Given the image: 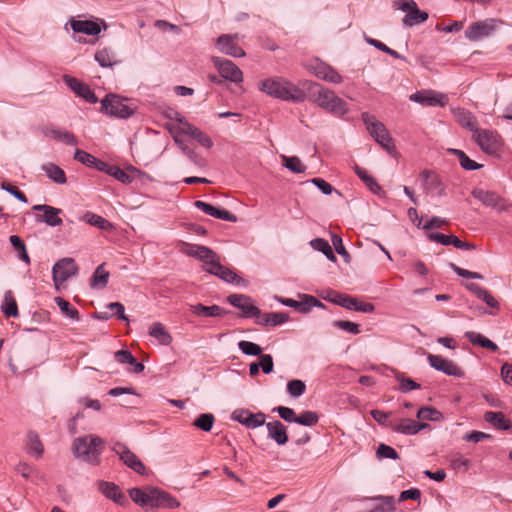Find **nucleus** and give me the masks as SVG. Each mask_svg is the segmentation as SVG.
Returning <instances> with one entry per match:
<instances>
[{"mask_svg": "<svg viewBox=\"0 0 512 512\" xmlns=\"http://www.w3.org/2000/svg\"><path fill=\"white\" fill-rule=\"evenodd\" d=\"M33 210L43 212L42 215H36V221L44 222L48 226L55 227L62 224L60 214L62 210L46 204H38L33 206Z\"/></svg>", "mask_w": 512, "mask_h": 512, "instance_id": "nucleus-20", "label": "nucleus"}, {"mask_svg": "<svg viewBox=\"0 0 512 512\" xmlns=\"http://www.w3.org/2000/svg\"><path fill=\"white\" fill-rule=\"evenodd\" d=\"M427 237L433 242H438L444 246L453 245L454 247L458 238L455 235H445L438 232H431Z\"/></svg>", "mask_w": 512, "mask_h": 512, "instance_id": "nucleus-57", "label": "nucleus"}, {"mask_svg": "<svg viewBox=\"0 0 512 512\" xmlns=\"http://www.w3.org/2000/svg\"><path fill=\"white\" fill-rule=\"evenodd\" d=\"M454 116L457 122L462 127L471 131L472 134H475L479 129L477 119L470 111L463 108H457L454 110Z\"/></svg>", "mask_w": 512, "mask_h": 512, "instance_id": "nucleus-31", "label": "nucleus"}, {"mask_svg": "<svg viewBox=\"0 0 512 512\" xmlns=\"http://www.w3.org/2000/svg\"><path fill=\"white\" fill-rule=\"evenodd\" d=\"M99 491L108 499L112 500L120 506H126L128 504L127 497L120 490V488L113 482L99 481Z\"/></svg>", "mask_w": 512, "mask_h": 512, "instance_id": "nucleus-25", "label": "nucleus"}, {"mask_svg": "<svg viewBox=\"0 0 512 512\" xmlns=\"http://www.w3.org/2000/svg\"><path fill=\"white\" fill-rule=\"evenodd\" d=\"M111 450L119 456V459L127 467L139 475L146 474V467L143 462L126 446V444L116 441L111 445Z\"/></svg>", "mask_w": 512, "mask_h": 512, "instance_id": "nucleus-8", "label": "nucleus"}, {"mask_svg": "<svg viewBox=\"0 0 512 512\" xmlns=\"http://www.w3.org/2000/svg\"><path fill=\"white\" fill-rule=\"evenodd\" d=\"M70 25L75 33H82L93 36L99 34L101 31L99 24L90 20L71 19Z\"/></svg>", "mask_w": 512, "mask_h": 512, "instance_id": "nucleus-32", "label": "nucleus"}, {"mask_svg": "<svg viewBox=\"0 0 512 512\" xmlns=\"http://www.w3.org/2000/svg\"><path fill=\"white\" fill-rule=\"evenodd\" d=\"M177 121L181 124V126L179 127V132L194 138L197 142H199V144H201L205 148H211L213 146L211 138L207 134L199 130L196 126L188 123L183 118H177Z\"/></svg>", "mask_w": 512, "mask_h": 512, "instance_id": "nucleus-24", "label": "nucleus"}, {"mask_svg": "<svg viewBox=\"0 0 512 512\" xmlns=\"http://www.w3.org/2000/svg\"><path fill=\"white\" fill-rule=\"evenodd\" d=\"M211 61L222 78L234 83L243 81L242 71L232 61L217 56H213Z\"/></svg>", "mask_w": 512, "mask_h": 512, "instance_id": "nucleus-12", "label": "nucleus"}, {"mask_svg": "<svg viewBox=\"0 0 512 512\" xmlns=\"http://www.w3.org/2000/svg\"><path fill=\"white\" fill-rule=\"evenodd\" d=\"M65 84L79 97L84 98L87 102L95 104L98 102V98L90 87L77 80L74 77L65 75L63 77Z\"/></svg>", "mask_w": 512, "mask_h": 512, "instance_id": "nucleus-23", "label": "nucleus"}, {"mask_svg": "<svg viewBox=\"0 0 512 512\" xmlns=\"http://www.w3.org/2000/svg\"><path fill=\"white\" fill-rule=\"evenodd\" d=\"M204 270L212 275L219 277L221 280L237 285H245L246 282L237 273L228 267L223 266L219 259L212 263V266L204 267Z\"/></svg>", "mask_w": 512, "mask_h": 512, "instance_id": "nucleus-18", "label": "nucleus"}, {"mask_svg": "<svg viewBox=\"0 0 512 512\" xmlns=\"http://www.w3.org/2000/svg\"><path fill=\"white\" fill-rule=\"evenodd\" d=\"M355 172L373 193H378L381 190L379 184L372 176L368 175L366 170L356 166Z\"/></svg>", "mask_w": 512, "mask_h": 512, "instance_id": "nucleus-51", "label": "nucleus"}, {"mask_svg": "<svg viewBox=\"0 0 512 512\" xmlns=\"http://www.w3.org/2000/svg\"><path fill=\"white\" fill-rule=\"evenodd\" d=\"M231 419L248 429H255L265 424L266 415L262 412L252 413L248 409H236L232 412Z\"/></svg>", "mask_w": 512, "mask_h": 512, "instance_id": "nucleus-14", "label": "nucleus"}, {"mask_svg": "<svg viewBox=\"0 0 512 512\" xmlns=\"http://www.w3.org/2000/svg\"><path fill=\"white\" fill-rule=\"evenodd\" d=\"M258 88L273 98L285 101L302 102L306 98L302 89L281 77L264 79L258 83Z\"/></svg>", "mask_w": 512, "mask_h": 512, "instance_id": "nucleus-2", "label": "nucleus"}, {"mask_svg": "<svg viewBox=\"0 0 512 512\" xmlns=\"http://www.w3.org/2000/svg\"><path fill=\"white\" fill-rule=\"evenodd\" d=\"M452 153L457 156L459 163L462 168L465 170H477L482 167L481 164H478L474 160L470 159L462 150L459 149H453Z\"/></svg>", "mask_w": 512, "mask_h": 512, "instance_id": "nucleus-47", "label": "nucleus"}, {"mask_svg": "<svg viewBox=\"0 0 512 512\" xmlns=\"http://www.w3.org/2000/svg\"><path fill=\"white\" fill-rule=\"evenodd\" d=\"M214 422L215 418L211 413H204L197 417L194 421V426L202 431L209 432L212 429Z\"/></svg>", "mask_w": 512, "mask_h": 512, "instance_id": "nucleus-56", "label": "nucleus"}, {"mask_svg": "<svg viewBox=\"0 0 512 512\" xmlns=\"http://www.w3.org/2000/svg\"><path fill=\"white\" fill-rule=\"evenodd\" d=\"M376 455L379 459L388 458V459L396 460L399 458L397 451L393 447L388 446L386 444H380L378 446Z\"/></svg>", "mask_w": 512, "mask_h": 512, "instance_id": "nucleus-62", "label": "nucleus"}, {"mask_svg": "<svg viewBox=\"0 0 512 512\" xmlns=\"http://www.w3.org/2000/svg\"><path fill=\"white\" fill-rule=\"evenodd\" d=\"M417 418L420 420L438 421L442 418V414L432 407H422L417 412Z\"/></svg>", "mask_w": 512, "mask_h": 512, "instance_id": "nucleus-58", "label": "nucleus"}, {"mask_svg": "<svg viewBox=\"0 0 512 512\" xmlns=\"http://www.w3.org/2000/svg\"><path fill=\"white\" fill-rule=\"evenodd\" d=\"M313 73L317 78L332 84L343 82L342 76L333 67L322 62L313 66Z\"/></svg>", "mask_w": 512, "mask_h": 512, "instance_id": "nucleus-29", "label": "nucleus"}, {"mask_svg": "<svg viewBox=\"0 0 512 512\" xmlns=\"http://www.w3.org/2000/svg\"><path fill=\"white\" fill-rule=\"evenodd\" d=\"M149 335L155 338L159 344L168 346L172 342L171 334L166 330L160 322L153 323L149 328Z\"/></svg>", "mask_w": 512, "mask_h": 512, "instance_id": "nucleus-36", "label": "nucleus"}, {"mask_svg": "<svg viewBox=\"0 0 512 512\" xmlns=\"http://www.w3.org/2000/svg\"><path fill=\"white\" fill-rule=\"evenodd\" d=\"M428 427L429 424L427 423H420L409 418H401L398 422L389 424L391 430L404 435H415Z\"/></svg>", "mask_w": 512, "mask_h": 512, "instance_id": "nucleus-22", "label": "nucleus"}, {"mask_svg": "<svg viewBox=\"0 0 512 512\" xmlns=\"http://www.w3.org/2000/svg\"><path fill=\"white\" fill-rule=\"evenodd\" d=\"M303 86L306 87L310 100L323 110L337 117H342L349 112L348 104L333 90L312 81L304 82Z\"/></svg>", "mask_w": 512, "mask_h": 512, "instance_id": "nucleus-1", "label": "nucleus"}, {"mask_svg": "<svg viewBox=\"0 0 512 512\" xmlns=\"http://www.w3.org/2000/svg\"><path fill=\"white\" fill-rule=\"evenodd\" d=\"M409 99L412 102L429 107H444L448 102L445 94L430 89L417 91L411 94Z\"/></svg>", "mask_w": 512, "mask_h": 512, "instance_id": "nucleus-11", "label": "nucleus"}, {"mask_svg": "<svg viewBox=\"0 0 512 512\" xmlns=\"http://www.w3.org/2000/svg\"><path fill=\"white\" fill-rule=\"evenodd\" d=\"M194 205L196 208L200 209L205 214L212 216L217 219L229 221V222H236L237 216L228 210L225 209H219L209 203H206L201 200H197L194 202Z\"/></svg>", "mask_w": 512, "mask_h": 512, "instance_id": "nucleus-28", "label": "nucleus"}, {"mask_svg": "<svg viewBox=\"0 0 512 512\" xmlns=\"http://www.w3.org/2000/svg\"><path fill=\"white\" fill-rule=\"evenodd\" d=\"M151 507L173 509L180 506V502L168 492L159 488H151Z\"/></svg>", "mask_w": 512, "mask_h": 512, "instance_id": "nucleus-27", "label": "nucleus"}, {"mask_svg": "<svg viewBox=\"0 0 512 512\" xmlns=\"http://www.w3.org/2000/svg\"><path fill=\"white\" fill-rule=\"evenodd\" d=\"M103 448L104 441L94 434L75 438L71 446L75 458L93 466L100 464Z\"/></svg>", "mask_w": 512, "mask_h": 512, "instance_id": "nucleus-3", "label": "nucleus"}, {"mask_svg": "<svg viewBox=\"0 0 512 512\" xmlns=\"http://www.w3.org/2000/svg\"><path fill=\"white\" fill-rule=\"evenodd\" d=\"M450 467L454 469L455 471H462L466 472L471 465V462L469 459L462 456L460 453H455L450 456L449 459Z\"/></svg>", "mask_w": 512, "mask_h": 512, "instance_id": "nucleus-48", "label": "nucleus"}, {"mask_svg": "<svg viewBox=\"0 0 512 512\" xmlns=\"http://www.w3.org/2000/svg\"><path fill=\"white\" fill-rule=\"evenodd\" d=\"M472 196L480 201L483 205L504 211L507 209L504 200L493 191L475 188L472 190Z\"/></svg>", "mask_w": 512, "mask_h": 512, "instance_id": "nucleus-19", "label": "nucleus"}, {"mask_svg": "<svg viewBox=\"0 0 512 512\" xmlns=\"http://www.w3.org/2000/svg\"><path fill=\"white\" fill-rule=\"evenodd\" d=\"M394 5L397 9L406 12V16L403 18L405 26H414L428 19V13L420 11L414 0H398Z\"/></svg>", "mask_w": 512, "mask_h": 512, "instance_id": "nucleus-9", "label": "nucleus"}, {"mask_svg": "<svg viewBox=\"0 0 512 512\" xmlns=\"http://www.w3.org/2000/svg\"><path fill=\"white\" fill-rule=\"evenodd\" d=\"M284 166L293 173H304L306 166L302 164L301 160L296 156H282Z\"/></svg>", "mask_w": 512, "mask_h": 512, "instance_id": "nucleus-55", "label": "nucleus"}, {"mask_svg": "<svg viewBox=\"0 0 512 512\" xmlns=\"http://www.w3.org/2000/svg\"><path fill=\"white\" fill-rule=\"evenodd\" d=\"M364 39H365L366 43H368L369 45L377 48L380 51H383V52L389 54L393 58L405 60V57L400 55L397 51L389 48L383 42H381V41H379L377 39L370 38V37H368L366 35L364 36Z\"/></svg>", "mask_w": 512, "mask_h": 512, "instance_id": "nucleus-52", "label": "nucleus"}, {"mask_svg": "<svg viewBox=\"0 0 512 512\" xmlns=\"http://www.w3.org/2000/svg\"><path fill=\"white\" fill-rule=\"evenodd\" d=\"M2 312L7 317H17L19 315L16 300L12 291L8 290L4 295V302L1 306Z\"/></svg>", "mask_w": 512, "mask_h": 512, "instance_id": "nucleus-41", "label": "nucleus"}, {"mask_svg": "<svg viewBox=\"0 0 512 512\" xmlns=\"http://www.w3.org/2000/svg\"><path fill=\"white\" fill-rule=\"evenodd\" d=\"M190 309L193 314L199 317H221L225 314V310L218 305L205 306L198 303L190 305Z\"/></svg>", "mask_w": 512, "mask_h": 512, "instance_id": "nucleus-35", "label": "nucleus"}, {"mask_svg": "<svg viewBox=\"0 0 512 512\" xmlns=\"http://www.w3.org/2000/svg\"><path fill=\"white\" fill-rule=\"evenodd\" d=\"M238 348L242 353L249 356H260L262 354V347L254 342L242 340L238 343Z\"/></svg>", "mask_w": 512, "mask_h": 512, "instance_id": "nucleus-53", "label": "nucleus"}, {"mask_svg": "<svg viewBox=\"0 0 512 512\" xmlns=\"http://www.w3.org/2000/svg\"><path fill=\"white\" fill-rule=\"evenodd\" d=\"M25 449L29 455L35 457L36 459L42 457L44 453V447L37 433L33 431L27 433Z\"/></svg>", "mask_w": 512, "mask_h": 512, "instance_id": "nucleus-34", "label": "nucleus"}, {"mask_svg": "<svg viewBox=\"0 0 512 512\" xmlns=\"http://www.w3.org/2000/svg\"><path fill=\"white\" fill-rule=\"evenodd\" d=\"M187 256L194 257L205 263V267L212 266L218 256L209 247L197 244L184 243L182 250Z\"/></svg>", "mask_w": 512, "mask_h": 512, "instance_id": "nucleus-17", "label": "nucleus"}, {"mask_svg": "<svg viewBox=\"0 0 512 512\" xmlns=\"http://www.w3.org/2000/svg\"><path fill=\"white\" fill-rule=\"evenodd\" d=\"M74 159L88 167H92L96 163V158L93 155L81 149L75 150Z\"/></svg>", "mask_w": 512, "mask_h": 512, "instance_id": "nucleus-64", "label": "nucleus"}, {"mask_svg": "<svg viewBox=\"0 0 512 512\" xmlns=\"http://www.w3.org/2000/svg\"><path fill=\"white\" fill-rule=\"evenodd\" d=\"M241 39L238 33L235 34H222L216 40L218 50L231 57H244L245 51L237 44Z\"/></svg>", "mask_w": 512, "mask_h": 512, "instance_id": "nucleus-13", "label": "nucleus"}, {"mask_svg": "<svg viewBox=\"0 0 512 512\" xmlns=\"http://www.w3.org/2000/svg\"><path fill=\"white\" fill-rule=\"evenodd\" d=\"M109 279V272L104 269V265H99L93 273L91 279V287L92 288H100L103 289L106 287Z\"/></svg>", "mask_w": 512, "mask_h": 512, "instance_id": "nucleus-43", "label": "nucleus"}, {"mask_svg": "<svg viewBox=\"0 0 512 512\" xmlns=\"http://www.w3.org/2000/svg\"><path fill=\"white\" fill-rule=\"evenodd\" d=\"M256 323L259 325L278 326L288 321L289 316L287 313H266L256 317Z\"/></svg>", "mask_w": 512, "mask_h": 512, "instance_id": "nucleus-37", "label": "nucleus"}, {"mask_svg": "<svg viewBox=\"0 0 512 512\" xmlns=\"http://www.w3.org/2000/svg\"><path fill=\"white\" fill-rule=\"evenodd\" d=\"M55 302L57 303L61 312L68 318L78 321L79 312L76 308L72 307L70 303L61 297H56Z\"/></svg>", "mask_w": 512, "mask_h": 512, "instance_id": "nucleus-50", "label": "nucleus"}, {"mask_svg": "<svg viewBox=\"0 0 512 512\" xmlns=\"http://www.w3.org/2000/svg\"><path fill=\"white\" fill-rule=\"evenodd\" d=\"M287 391L291 397L298 398L306 391V385L301 380H291L287 383Z\"/></svg>", "mask_w": 512, "mask_h": 512, "instance_id": "nucleus-59", "label": "nucleus"}, {"mask_svg": "<svg viewBox=\"0 0 512 512\" xmlns=\"http://www.w3.org/2000/svg\"><path fill=\"white\" fill-rule=\"evenodd\" d=\"M126 101L116 94H108L101 100V111L112 117L127 119L134 114L135 107L126 104Z\"/></svg>", "mask_w": 512, "mask_h": 512, "instance_id": "nucleus-6", "label": "nucleus"}, {"mask_svg": "<svg viewBox=\"0 0 512 512\" xmlns=\"http://www.w3.org/2000/svg\"><path fill=\"white\" fill-rule=\"evenodd\" d=\"M85 221L101 230L108 231L112 228V224L100 215L87 212L84 216Z\"/></svg>", "mask_w": 512, "mask_h": 512, "instance_id": "nucleus-46", "label": "nucleus"}, {"mask_svg": "<svg viewBox=\"0 0 512 512\" xmlns=\"http://www.w3.org/2000/svg\"><path fill=\"white\" fill-rule=\"evenodd\" d=\"M42 170L46 173L47 177L56 184H65L67 182L64 170L54 163L42 165Z\"/></svg>", "mask_w": 512, "mask_h": 512, "instance_id": "nucleus-39", "label": "nucleus"}, {"mask_svg": "<svg viewBox=\"0 0 512 512\" xmlns=\"http://www.w3.org/2000/svg\"><path fill=\"white\" fill-rule=\"evenodd\" d=\"M422 186L426 193L436 196L445 195V186L439 176L429 170H423L420 174Z\"/></svg>", "mask_w": 512, "mask_h": 512, "instance_id": "nucleus-21", "label": "nucleus"}, {"mask_svg": "<svg viewBox=\"0 0 512 512\" xmlns=\"http://www.w3.org/2000/svg\"><path fill=\"white\" fill-rule=\"evenodd\" d=\"M484 420L496 429L512 431L511 421L502 412L487 411L484 414Z\"/></svg>", "mask_w": 512, "mask_h": 512, "instance_id": "nucleus-33", "label": "nucleus"}, {"mask_svg": "<svg viewBox=\"0 0 512 512\" xmlns=\"http://www.w3.org/2000/svg\"><path fill=\"white\" fill-rule=\"evenodd\" d=\"M10 243L11 245L14 247V249L18 252V255H19V258L26 262L27 264L30 263V257L26 251V246H25V243L23 242V240L17 236V235H11L10 238Z\"/></svg>", "mask_w": 512, "mask_h": 512, "instance_id": "nucleus-49", "label": "nucleus"}, {"mask_svg": "<svg viewBox=\"0 0 512 512\" xmlns=\"http://www.w3.org/2000/svg\"><path fill=\"white\" fill-rule=\"evenodd\" d=\"M42 134L59 142H62L66 145L74 146L77 145L78 141L75 135L65 129H60L54 125L44 126L42 129Z\"/></svg>", "mask_w": 512, "mask_h": 512, "instance_id": "nucleus-26", "label": "nucleus"}, {"mask_svg": "<svg viewBox=\"0 0 512 512\" xmlns=\"http://www.w3.org/2000/svg\"><path fill=\"white\" fill-rule=\"evenodd\" d=\"M325 300L327 301H330L334 304H337L343 308H346V309H350V307H352L351 305H353V298L354 297H351L349 295H345V294H339L337 292H334V291H329L327 292V295L325 296H322Z\"/></svg>", "mask_w": 512, "mask_h": 512, "instance_id": "nucleus-42", "label": "nucleus"}, {"mask_svg": "<svg viewBox=\"0 0 512 512\" xmlns=\"http://www.w3.org/2000/svg\"><path fill=\"white\" fill-rule=\"evenodd\" d=\"M108 175L114 177L124 184H129L133 180V178L128 173L115 165H111V167L108 169Z\"/></svg>", "mask_w": 512, "mask_h": 512, "instance_id": "nucleus-63", "label": "nucleus"}, {"mask_svg": "<svg viewBox=\"0 0 512 512\" xmlns=\"http://www.w3.org/2000/svg\"><path fill=\"white\" fill-rule=\"evenodd\" d=\"M227 301L237 309L242 311V316L246 318L258 317L261 311L253 303L250 296L244 294H231L228 296Z\"/></svg>", "mask_w": 512, "mask_h": 512, "instance_id": "nucleus-15", "label": "nucleus"}, {"mask_svg": "<svg viewBox=\"0 0 512 512\" xmlns=\"http://www.w3.org/2000/svg\"><path fill=\"white\" fill-rule=\"evenodd\" d=\"M318 421L319 416L315 411L306 410L303 411L300 415H297L296 423L303 426L312 427L316 425Z\"/></svg>", "mask_w": 512, "mask_h": 512, "instance_id": "nucleus-54", "label": "nucleus"}, {"mask_svg": "<svg viewBox=\"0 0 512 512\" xmlns=\"http://www.w3.org/2000/svg\"><path fill=\"white\" fill-rule=\"evenodd\" d=\"M504 22L501 19L487 18L473 22L465 30V37L471 42H477L494 34Z\"/></svg>", "mask_w": 512, "mask_h": 512, "instance_id": "nucleus-7", "label": "nucleus"}, {"mask_svg": "<svg viewBox=\"0 0 512 512\" xmlns=\"http://www.w3.org/2000/svg\"><path fill=\"white\" fill-rule=\"evenodd\" d=\"M151 488L152 487H148L147 490L144 491L140 488L134 487V488L129 489L128 493H129L131 500L133 502H135L136 504H138L142 507H144V506L151 507V503H152Z\"/></svg>", "mask_w": 512, "mask_h": 512, "instance_id": "nucleus-38", "label": "nucleus"}, {"mask_svg": "<svg viewBox=\"0 0 512 512\" xmlns=\"http://www.w3.org/2000/svg\"><path fill=\"white\" fill-rule=\"evenodd\" d=\"M310 245L313 247V249L322 252L327 257L328 260L332 262L336 261V257L327 240L323 238H316L311 240Z\"/></svg>", "mask_w": 512, "mask_h": 512, "instance_id": "nucleus-44", "label": "nucleus"}, {"mask_svg": "<svg viewBox=\"0 0 512 512\" xmlns=\"http://www.w3.org/2000/svg\"><path fill=\"white\" fill-rule=\"evenodd\" d=\"M78 273V266L73 258H63L52 268V277L56 288H59L70 277Z\"/></svg>", "mask_w": 512, "mask_h": 512, "instance_id": "nucleus-10", "label": "nucleus"}, {"mask_svg": "<svg viewBox=\"0 0 512 512\" xmlns=\"http://www.w3.org/2000/svg\"><path fill=\"white\" fill-rule=\"evenodd\" d=\"M264 425L267 428L268 437L278 445H285L288 442L287 429L281 421L265 422Z\"/></svg>", "mask_w": 512, "mask_h": 512, "instance_id": "nucleus-30", "label": "nucleus"}, {"mask_svg": "<svg viewBox=\"0 0 512 512\" xmlns=\"http://www.w3.org/2000/svg\"><path fill=\"white\" fill-rule=\"evenodd\" d=\"M472 138L482 152L490 156L499 155L504 145L502 137L495 130L478 129L475 134H472Z\"/></svg>", "mask_w": 512, "mask_h": 512, "instance_id": "nucleus-5", "label": "nucleus"}, {"mask_svg": "<svg viewBox=\"0 0 512 512\" xmlns=\"http://www.w3.org/2000/svg\"><path fill=\"white\" fill-rule=\"evenodd\" d=\"M361 118L371 137L388 153L394 152L395 147L385 125L367 112L362 113Z\"/></svg>", "mask_w": 512, "mask_h": 512, "instance_id": "nucleus-4", "label": "nucleus"}, {"mask_svg": "<svg viewBox=\"0 0 512 512\" xmlns=\"http://www.w3.org/2000/svg\"><path fill=\"white\" fill-rule=\"evenodd\" d=\"M465 337L473 344L480 346L482 348H486L491 351H497L498 346L491 341L490 339L486 338L480 333L474 332V331H467L465 333Z\"/></svg>", "mask_w": 512, "mask_h": 512, "instance_id": "nucleus-40", "label": "nucleus"}, {"mask_svg": "<svg viewBox=\"0 0 512 512\" xmlns=\"http://www.w3.org/2000/svg\"><path fill=\"white\" fill-rule=\"evenodd\" d=\"M95 60L102 67H112L117 63L115 53L107 48L97 51L95 53Z\"/></svg>", "mask_w": 512, "mask_h": 512, "instance_id": "nucleus-45", "label": "nucleus"}, {"mask_svg": "<svg viewBox=\"0 0 512 512\" xmlns=\"http://www.w3.org/2000/svg\"><path fill=\"white\" fill-rule=\"evenodd\" d=\"M396 379L399 382V390L403 393L420 388L419 383L410 378H405L402 374H397Z\"/></svg>", "mask_w": 512, "mask_h": 512, "instance_id": "nucleus-60", "label": "nucleus"}, {"mask_svg": "<svg viewBox=\"0 0 512 512\" xmlns=\"http://www.w3.org/2000/svg\"><path fill=\"white\" fill-rule=\"evenodd\" d=\"M273 412H277L281 419L288 423H296L297 415L292 408L285 406H278L273 408Z\"/></svg>", "mask_w": 512, "mask_h": 512, "instance_id": "nucleus-61", "label": "nucleus"}, {"mask_svg": "<svg viewBox=\"0 0 512 512\" xmlns=\"http://www.w3.org/2000/svg\"><path fill=\"white\" fill-rule=\"evenodd\" d=\"M428 363L437 371L443 372L448 376L463 377V370L453 361L443 358L440 355L428 354Z\"/></svg>", "mask_w": 512, "mask_h": 512, "instance_id": "nucleus-16", "label": "nucleus"}]
</instances>
